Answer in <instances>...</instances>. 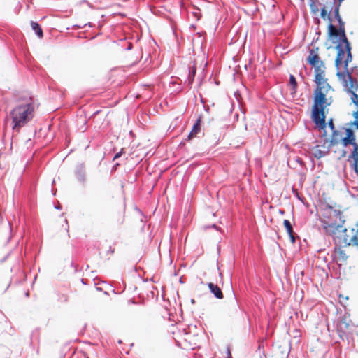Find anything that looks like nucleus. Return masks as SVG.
I'll list each match as a JSON object with an SVG mask.
<instances>
[{"label":"nucleus","instance_id":"f257e3e1","mask_svg":"<svg viewBox=\"0 0 358 358\" xmlns=\"http://www.w3.org/2000/svg\"><path fill=\"white\" fill-rule=\"evenodd\" d=\"M317 87L314 92L312 120L320 129L326 128L325 108L333 102L334 90L328 83L325 75H315Z\"/></svg>","mask_w":358,"mask_h":358},{"label":"nucleus","instance_id":"f03ea898","mask_svg":"<svg viewBox=\"0 0 358 358\" xmlns=\"http://www.w3.org/2000/svg\"><path fill=\"white\" fill-rule=\"evenodd\" d=\"M324 229L329 235L333 236L335 243L340 247L350 245L358 248V230L347 229L342 226L324 222Z\"/></svg>","mask_w":358,"mask_h":358},{"label":"nucleus","instance_id":"7ed1b4c3","mask_svg":"<svg viewBox=\"0 0 358 358\" xmlns=\"http://www.w3.org/2000/svg\"><path fill=\"white\" fill-rule=\"evenodd\" d=\"M34 111V107L31 102L15 107L8 116V120H11L13 130L18 133L20 129L32 119Z\"/></svg>","mask_w":358,"mask_h":358},{"label":"nucleus","instance_id":"20e7f679","mask_svg":"<svg viewBox=\"0 0 358 358\" xmlns=\"http://www.w3.org/2000/svg\"><path fill=\"white\" fill-rule=\"evenodd\" d=\"M307 61L313 67H314L315 76L318 74H321V76L325 75L324 64L320 60L319 55L315 53L313 50H310Z\"/></svg>","mask_w":358,"mask_h":358},{"label":"nucleus","instance_id":"39448f33","mask_svg":"<svg viewBox=\"0 0 358 358\" xmlns=\"http://www.w3.org/2000/svg\"><path fill=\"white\" fill-rule=\"evenodd\" d=\"M337 21L338 22L340 31H341V43H345V48H346L347 56L346 59L344 60V62L345 63V66L347 67L348 62H351L352 60L351 47L345 35L344 22L342 20L341 17L338 19Z\"/></svg>","mask_w":358,"mask_h":358},{"label":"nucleus","instance_id":"423d86ee","mask_svg":"<svg viewBox=\"0 0 358 358\" xmlns=\"http://www.w3.org/2000/svg\"><path fill=\"white\" fill-rule=\"evenodd\" d=\"M351 321L343 317L338 320L336 325V331L339 337L342 339L350 334Z\"/></svg>","mask_w":358,"mask_h":358},{"label":"nucleus","instance_id":"0eeeda50","mask_svg":"<svg viewBox=\"0 0 358 358\" xmlns=\"http://www.w3.org/2000/svg\"><path fill=\"white\" fill-rule=\"evenodd\" d=\"M344 77V86L346 87L348 92H356L358 90V81L352 78L351 75L348 73L343 75Z\"/></svg>","mask_w":358,"mask_h":358},{"label":"nucleus","instance_id":"6e6552de","mask_svg":"<svg viewBox=\"0 0 358 358\" xmlns=\"http://www.w3.org/2000/svg\"><path fill=\"white\" fill-rule=\"evenodd\" d=\"M346 134L347 136L342 139V144L343 147L352 145L353 146V150H358V144L355 142V136L353 131L351 129H347Z\"/></svg>","mask_w":358,"mask_h":358},{"label":"nucleus","instance_id":"1a4fd4ad","mask_svg":"<svg viewBox=\"0 0 358 358\" xmlns=\"http://www.w3.org/2000/svg\"><path fill=\"white\" fill-rule=\"evenodd\" d=\"M124 213L125 206L124 204H121L117 210H113L112 212V220L113 221L118 224L121 225L124 221Z\"/></svg>","mask_w":358,"mask_h":358},{"label":"nucleus","instance_id":"9d476101","mask_svg":"<svg viewBox=\"0 0 358 358\" xmlns=\"http://www.w3.org/2000/svg\"><path fill=\"white\" fill-rule=\"evenodd\" d=\"M336 49L337 50V55L335 60V65L336 68L338 69L341 64L343 63V59L345 58V50H346V48L342 46V44L340 43L336 45Z\"/></svg>","mask_w":358,"mask_h":358},{"label":"nucleus","instance_id":"9b49d317","mask_svg":"<svg viewBox=\"0 0 358 358\" xmlns=\"http://www.w3.org/2000/svg\"><path fill=\"white\" fill-rule=\"evenodd\" d=\"M328 124H329V127L331 128V129L333 131L332 136H331V138L329 142V146L333 147L339 143V141H340V139L338 138L339 134L337 131H336L334 129H335L334 124L333 120L331 119L329 121Z\"/></svg>","mask_w":358,"mask_h":358},{"label":"nucleus","instance_id":"f8f14e48","mask_svg":"<svg viewBox=\"0 0 358 358\" xmlns=\"http://www.w3.org/2000/svg\"><path fill=\"white\" fill-rule=\"evenodd\" d=\"M208 285L210 292L213 293L217 299H221L223 298L222 292L217 285H214L212 282L208 283Z\"/></svg>","mask_w":358,"mask_h":358},{"label":"nucleus","instance_id":"ddd939ff","mask_svg":"<svg viewBox=\"0 0 358 358\" xmlns=\"http://www.w3.org/2000/svg\"><path fill=\"white\" fill-rule=\"evenodd\" d=\"M200 122H201V117H199L197 119L196 123L194 124L191 131L189 132V134L188 135V139L189 140L192 139L200 131V129H201V128H200Z\"/></svg>","mask_w":358,"mask_h":358},{"label":"nucleus","instance_id":"4468645a","mask_svg":"<svg viewBox=\"0 0 358 358\" xmlns=\"http://www.w3.org/2000/svg\"><path fill=\"white\" fill-rule=\"evenodd\" d=\"M328 35L329 37H341V31H340V28L338 27V29H337L331 24V22H329V24L328 26Z\"/></svg>","mask_w":358,"mask_h":358},{"label":"nucleus","instance_id":"2eb2a0df","mask_svg":"<svg viewBox=\"0 0 358 358\" xmlns=\"http://www.w3.org/2000/svg\"><path fill=\"white\" fill-rule=\"evenodd\" d=\"M350 158L353 159L354 164L353 167L355 171L358 173V150H352L351 155L349 156Z\"/></svg>","mask_w":358,"mask_h":358},{"label":"nucleus","instance_id":"dca6fc26","mask_svg":"<svg viewBox=\"0 0 358 358\" xmlns=\"http://www.w3.org/2000/svg\"><path fill=\"white\" fill-rule=\"evenodd\" d=\"M31 26L39 38H42L43 36V30L37 22L31 21Z\"/></svg>","mask_w":358,"mask_h":358},{"label":"nucleus","instance_id":"f3484780","mask_svg":"<svg viewBox=\"0 0 358 358\" xmlns=\"http://www.w3.org/2000/svg\"><path fill=\"white\" fill-rule=\"evenodd\" d=\"M319 2L316 1H313L310 5V11L312 13L316 15L319 12Z\"/></svg>","mask_w":358,"mask_h":358},{"label":"nucleus","instance_id":"a211bd4d","mask_svg":"<svg viewBox=\"0 0 358 358\" xmlns=\"http://www.w3.org/2000/svg\"><path fill=\"white\" fill-rule=\"evenodd\" d=\"M320 17L324 20H327L329 22H331L330 15L327 13V10L324 8L321 9Z\"/></svg>","mask_w":358,"mask_h":358},{"label":"nucleus","instance_id":"6ab92c4d","mask_svg":"<svg viewBox=\"0 0 358 358\" xmlns=\"http://www.w3.org/2000/svg\"><path fill=\"white\" fill-rule=\"evenodd\" d=\"M283 224H284V227H285L288 234H291L293 233L292 226L288 220H285L283 221Z\"/></svg>","mask_w":358,"mask_h":358},{"label":"nucleus","instance_id":"aec40b11","mask_svg":"<svg viewBox=\"0 0 358 358\" xmlns=\"http://www.w3.org/2000/svg\"><path fill=\"white\" fill-rule=\"evenodd\" d=\"M289 84L292 87L293 92H295L297 87V82L295 77L293 75H291L289 77Z\"/></svg>","mask_w":358,"mask_h":358},{"label":"nucleus","instance_id":"412c9836","mask_svg":"<svg viewBox=\"0 0 358 358\" xmlns=\"http://www.w3.org/2000/svg\"><path fill=\"white\" fill-rule=\"evenodd\" d=\"M351 94V100L358 108V94L356 92H350Z\"/></svg>","mask_w":358,"mask_h":358},{"label":"nucleus","instance_id":"4be33fe9","mask_svg":"<svg viewBox=\"0 0 358 358\" xmlns=\"http://www.w3.org/2000/svg\"><path fill=\"white\" fill-rule=\"evenodd\" d=\"M191 15H192V17L194 19H195L196 21H199L201 17V13H200L199 10L196 12H192L191 13Z\"/></svg>","mask_w":358,"mask_h":358},{"label":"nucleus","instance_id":"5701e85b","mask_svg":"<svg viewBox=\"0 0 358 358\" xmlns=\"http://www.w3.org/2000/svg\"><path fill=\"white\" fill-rule=\"evenodd\" d=\"M334 3L336 5L335 7V9H334V14H335V15H337L338 14H339V7H340L341 3H339V1L335 2L334 1Z\"/></svg>","mask_w":358,"mask_h":358},{"label":"nucleus","instance_id":"b1692460","mask_svg":"<svg viewBox=\"0 0 358 358\" xmlns=\"http://www.w3.org/2000/svg\"><path fill=\"white\" fill-rule=\"evenodd\" d=\"M345 154H346V152L345 151V150L343 148H342L341 150V153H340L339 156L338 157V158L341 159L342 157H344L345 156Z\"/></svg>","mask_w":358,"mask_h":358},{"label":"nucleus","instance_id":"393cba45","mask_svg":"<svg viewBox=\"0 0 358 358\" xmlns=\"http://www.w3.org/2000/svg\"><path fill=\"white\" fill-rule=\"evenodd\" d=\"M122 150L120 152L116 153L113 157V160H115L116 159L119 158L122 155Z\"/></svg>","mask_w":358,"mask_h":358},{"label":"nucleus","instance_id":"a878e982","mask_svg":"<svg viewBox=\"0 0 358 358\" xmlns=\"http://www.w3.org/2000/svg\"><path fill=\"white\" fill-rule=\"evenodd\" d=\"M294 232L291 234H289V237H290V239H291V241L292 243H294L295 242V238L294 236Z\"/></svg>","mask_w":358,"mask_h":358},{"label":"nucleus","instance_id":"bb28decb","mask_svg":"<svg viewBox=\"0 0 358 358\" xmlns=\"http://www.w3.org/2000/svg\"><path fill=\"white\" fill-rule=\"evenodd\" d=\"M353 115H354L355 119L358 120V108H357V110L354 113Z\"/></svg>","mask_w":358,"mask_h":358},{"label":"nucleus","instance_id":"cd10ccee","mask_svg":"<svg viewBox=\"0 0 358 358\" xmlns=\"http://www.w3.org/2000/svg\"><path fill=\"white\" fill-rule=\"evenodd\" d=\"M353 125H355L357 129H358V120H355L354 122H353Z\"/></svg>","mask_w":358,"mask_h":358},{"label":"nucleus","instance_id":"c85d7f7f","mask_svg":"<svg viewBox=\"0 0 358 358\" xmlns=\"http://www.w3.org/2000/svg\"><path fill=\"white\" fill-rule=\"evenodd\" d=\"M227 355H228V358H232L231 357V354L230 350H229V348L227 349Z\"/></svg>","mask_w":358,"mask_h":358},{"label":"nucleus","instance_id":"c756f323","mask_svg":"<svg viewBox=\"0 0 358 358\" xmlns=\"http://www.w3.org/2000/svg\"><path fill=\"white\" fill-rule=\"evenodd\" d=\"M195 73H196V69L194 68L193 70H192V76L194 77V75H195Z\"/></svg>","mask_w":358,"mask_h":358},{"label":"nucleus","instance_id":"7c9ffc66","mask_svg":"<svg viewBox=\"0 0 358 358\" xmlns=\"http://www.w3.org/2000/svg\"><path fill=\"white\" fill-rule=\"evenodd\" d=\"M191 27H192L194 29H195L196 26V24H191Z\"/></svg>","mask_w":358,"mask_h":358},{"label":"nucleus","instance_id":"2f4dec72","mask_svg":"<svg viewBox=\"0 0 358 358\" xmlns=\"http://www.w3.org/2000/svg\"><path fill=\"white\" fill-rule=\"evenodd\" d=\"M335 17L336 18V20L341 18V17L340 16L339 14H338L337 15H335Z\"/></svg>","mask_w":358,"mask_h":358},{"label":"nucleus","instance_id":"473e14b6","mask_svg":"<svg viewBox=\"0 0 358 358\" xmlns=\"http://www.w3.org/2000/svg\"><path fill=\"white\" fill-rule=\"evenodd\" d=\"M189 83L192 82V78L191 76H189Z\"/></svg>","mask_w":358,"mask_h":358},{"label":"nucleus","instance_id":"72a5a7b5","mask_svg":"<svg viewBox=\"0 0 358 358\" xmlns=\"http://www.w3.org/2000/svg\"><path fill=\"white\" fill-rule=\"evenodd\" d=\"M336 75H337L338 76H339V77H340V76H341L343 74H342L341 72H339V71H338V72L336 73Z\"/></svg>","mask_w":358,"mask_h":358},{"label":"nucleus","instance_id":"f704fd0d","mask_svg":"<svg viewBox=\"0 0 358 358\" xmlns=\"http://www.w3.org/2000/svg\"><path fill=\"white\" fill-rule=\"evenodd\" d=\"M335 2L339 1V3H342L344 0H334Z\"/></svg>","mask_w":358,"mask_h":358},{"label":"nucleus","instance_id":"c9c22d12","mask_svg":"<svg viewBox=\"0 0 358 358\" xmlns=\"http://www.w3.org/2000/svg\"><path fill=\"white\" fill-rule=\"evenodd\" d=\"M67 300H68V297H67V296L65 295L64 296V301H66Z\"/></svg>","mask_w":358,"mask_h":358},{"label":"nucleus","instance_id":"e433bc0d","mask_svg":"<svg viewBox=\"0 0 358 358\" xmlns=\"http://www.w3.org/2000/svg\"><path fill=\"white\" fill-rule=\"evenodd\" d=\"M196 344H194V345L192 347V349H195L196 348V346L195 345Z\"/></svg>","mask_w":358,"mask_h":358},{"label":"nucleus","instance_id":"4c0bfd02","mask_svg":"<svg viewBox=\"0 0 358 358\" xmlns=\"http://www.w3.org/2000/svg\"><path fill=\"white\" fill-rule=\"evenodd\" d=\"M357 336H358V334H357Z\"/></svg>","mask_w":358,"mask_h":358}]
</instances>
